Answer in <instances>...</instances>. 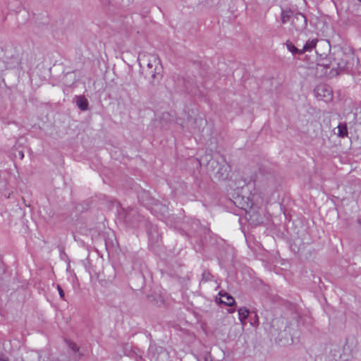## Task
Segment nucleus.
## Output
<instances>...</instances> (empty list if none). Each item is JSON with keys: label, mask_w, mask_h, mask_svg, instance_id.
I'll use <instances>...</instances> for the list:
<instances>
[{"label": "nucleus", "mask_w": 361, "mask_h": 361, "mask_svg": "<svg viewBox=\"0 0 361 361\" xmlns=\"http://www.w3.org/2000/svg\"><path fill=\"white\" fill-rule=\"evenodd\" d=\"M337 135L340 137H345L348 135V128L345 123H339L337 126Z\"/></svg>", "instance_id": "8"}, {"label": "nucleus", "mask_w": 361, "mask_h": 361, "mask_svg": "<svg viewBox=\"0 0 361 361\" xmlns=\"http://www.w3.org/2000/svg\"><path fill=\"white\" fill-rule=\"evenodd\" d=\"M57 290L61 299H64V293L60 286H57Z\"/></svg>", "instance_id": "14"}, {"label": "nucleus", "mask_w": 361, "mask_h": 361, "mask_svg": "<svg viewBox=\"0 0 361 361\" xmlns=\"http://www.w3.org/2000/svg\"><path fill=\"white\" fill-rule=\"evenodd\" d=\"M161 67L160 61L156 56H150L147 59L146 76L150 79H155L160 74Z\"/></svg>", "instance_id": "1"}, {"label": "nucleus", "mask_w": 361, "mask_h": 361, "mask_svg": "<svg viewBox=\"0 0 361 361\" xmlns=\"http://www.w3.org/2000/svg\"><path fill=\"white\" fill-rule=\"evenodd\" d=\"M277 342L281 345H286L290 344L288 338H286V341H283L281 338H279Z\"/></svg>", "instance_id": "13"}, {"label": "nucleus", "mask_w": 361, "mask_h": 361, "mask_svg": "<svg viewBox=\"0 0 361 361\" xmlns=\"http://www.w3.org/2000/svg\"><path fill=\"white\" fill-rule=\"evenodd\" d=\"M259 223V220L258 219V218H256V223H255V224H257Z\"/></svg>", "instance_id": "16"}, {"label": "nucleus", "mask_w": 361, "mask_h": 361, "mask_svg": "<svg viewBox=\"0 0 361 361\" xmlns=\"http://www.w3.org/2000/svg\"><path fill=\"white\" fill-rule=\"evenodd\" d=\"M77 105L81 110H86L88 106L87 100L83 97H79L77 99Z\"/></svg>", "instance_id": "9"}, {"label": "nucleus", "mask_w": 361, "mask_h": 361, "mask_svg": "<svg viewBox=\"0 0 361 361\" xmlns=\"http://www.w3.org/2000/svg\"><path fill=\"white\" fill-rule=\"evenodd\" d=\"M291 25L296 31H302L307 26L305 16L300 13H295L291 20Z\"/></svg>", "instance_id": "3"}, {"label": "nucleus", "mask_w": 361, "mask_h": 361, "mask_svg": "<svg viewBox=\"0 0 361 361\" xmlns=\"http://www.w3.org/2000/svg\"><path fill=\"white\" fill-rule=\"evenodd\" d=\"M293 12L290 9H282L281 11V22L283 24L287 23L294 16Z\"/></svg>", "instance_id": "5"}, {"label": "nucleus", "mask_w": 361, "mask_h": 361, "mask_svg": "<svg viewBox=\"0 0 361 361\" xmlns=\"http://www.w3.org/2000/svg\"><path fill=\"white\" fill-rule=\"evenodd\" d=\"M239 319L243 323H245L246 319L248 316V310L247 309L240 308L238 310Z\"/></svg>", "instance_id": "10"}, {"label": "nucleus", "mask_w": 361, "mask_h": 361, "mask_svg": "<svg viewBox=\"0 0 361 361\" xmlns=\"http://www.w3.org/2000/svg\"><path fill=\"white\" fill-rule=\"evenodd\" d=\"M317 42V39H312L307 40L305 44L303 46V48L301 49L302 54H304L306 51H311L313 49H314L316 47Z\"/></svg>", "instance_id": "6"}, {"label": "nucleus", "mask_w": 361, "mask_h": 361, "mask_svg": "<svg viewBox=\"0 0 361 361\" xmlns=\"http://www.w3.org/2000/svg\"><path fill=\"white\" fill-rule=\"evenodd\" d=\"M280 335L283 337V336H288V334L285 331H283V332H281L280 333Z\"/></svg>", "instance_id": "15"}, {"label": "nucleus", "mask_w": 361, "mask_h": 361, "mask_svg": "<svg viewBox=\"0 0 361 361\" xmlns=\"http://www.w3.org/2000/svg\"><path fill=\"white\" fill-rule=\"evenodd\" d=\"M315 94L318 99L328 102L332 99V92L329 87L325 85H319L316 87Z\"/></svg>", "instance_id": "2"}, {"label": "nucleus", "mask_w": 361, "mask_h": 361, "mask_svg": "<svg viewBox=\"0 0 361 361\" xmlns=\"http://www.w3.org/2000/svg\"><path fill=\"white\" fill-rule=\"evenodd\" d=\"M252 314H253V317H254V322H250V324H252V325H257L258 324V317H257V315L256 314L255 312H251L250 311V319H252Z\"/></svg>", "instance_id": "11"}, {"label": "nucleus", "mask_w": 361, "mask_h": 361, "mask_svg": "<svg viewBox=\"0 0 361 361\" xmlns=\"http://www.w3.org/2000/svg\"><path fill=\"white\" fill-rule=\"evenodd\" d=\"M359 224H361V219H359Z\"/></svg>", "instance_id": "17"}, {"label": "nucleus", "mask_w": 361, "mask_h": 361, "mask_svg": "<svg viewBox=\"0 0 361 361\" xmlns=\"http://www.w3.org/2000/svg\"><path fill=\"white\" fill-rule=\"evenodd\" d=\"M219 301L221 304H224L227 306H232L235 303L234 298L225 292H219Z\"/></svg>", "instance_id": "4"}, {"label": "nucleus", "mask_w": 361, "mask_h": 361, "mask_svg": "<svg viewBox=\"0 0 361 361\" xmlns=\"http://www.w3.org/2000/svg\"><path fill=\"white\" fill-rule=\"evenodd\" d=\"M286 48L287 49L291 52L293 55H295V54H302V51H301V49H298L297 47H295L294 46V44L289 40H288L286 42Z\"/></svg>", "instance_id": "7"}, {"label": "nucleus", "mask_w": 361, "mask_h": 361, "mask_svg": "<svg viewBox=\"0 0 361 361\" xmlns=\"http://www.w3.org/2000/svg\"><path fill=\"white\" fill-rule=\"evenodd\" d=\"M337 65H338V69L340 71H343L346 68V63L343 60H341V62H338L337 63Z\"/></svg>", "instance_id": "12"}]
</instances>
